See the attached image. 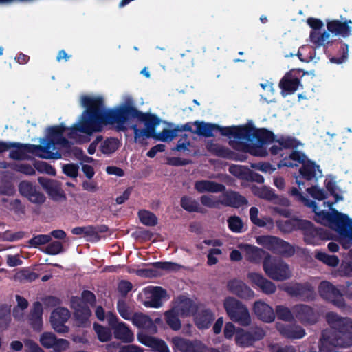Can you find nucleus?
Instances as JSON below:
<instances>
[{
	"label": "nucleus",
	"instance_id": "obj_1",
	"mask_svg": "<svg viewBox=\"0 0 352 352\" xmlns=\"http://www.w3.org/2000/svg\"><path fill=\"white\" fill-rule=\"evenodd\" d=\"M80 104L86 110L78 122L69 129L67 134L70 139L80 144L89 142L91 135L102 131L107 124L116 125L118 130H124L129 118H137L144 122V129H139L136 126L132 127L135 141L142 143L145 138H153L155 129L161 123L157 117L138 111L131 98L113 109H106L100 97L82 96Z\"/></svg>",
	"mask_w": 352,
	"mask_h": 352
},
{
	"label": "nucleus",
	"instance_id": "obj_2",
	"mask_svg": "<svg viewBox=\"0 0 352 352\" xmlns=\"http://www.w3.org/2000/svg\"><path fill=\"white\" fill-rule=\"evenodd\" d=\"M67 128L63 124L47 129L50 140H43L40 145L24 144L23 153L30 152L43 159L57 160L66 156L71 150L70 142L63 137Z\"/></svg>",
	"mask_w": 352,
	"mask_h": 352
},
{
	"label": "nucleus",
	"instance_id": "obj_3",
	"mask_svg": "<svg viewBox=\"0 0 352 352\" xmlns=\"http://www.w3.org/2000/svg\"><path fill=\"white\" fill-rule=\"evenodd\" d=\"M221 134L233 139V147L239 151L248 152L253 155H264V129L258 130L254 127H227L219 129Z\"/></svg>",
	"mask_w": 352,
	"mask_h": 352
},
{
	"label": "nucleus",
	"instance_id": "obj_4",
	"mask_svg": "<svg viewBox=\"0 0 352 352\" xmlns=\"http://www.w3.org/2000/svg\"><path fill=\"white\" fill-rule=\"evenodd\" d=\"M326 320L332 328L329 335L323 334L324 339L336 347L348 348L352 346V319L341 317L335 312H328Z\"/></svg>",
	"mask_w": 352,
	"mask_h": 352
},
{
	"label": "nucleus",
	"instance_id": "obj_5",
	"mask_svg": "<svg viewBox=\"0 0 352 352\" xmlns=\"http://www.w3.org/2000/svg\"><path fill=\"white\" fill-rule=\"evenodd\" d=\"M302 144L297 138L286 135H275L265 129V157L270 153L272 156L283 157L285 149H297Z\"/></svg>",
	"mask_w": 352,
	"mask_h": 352
},
{
	"label": "nucleus",
	"instance_id": "obj_6",
	"mask_svg": "<svg viewBox=\"0 0 352 352\" xmlns=\"http://www.w3.org/2000/svg\"><path fill=\"white\" fill-rule=\"evenodd\" d=\"M223 307L227 315L232 321L241 326H248L251 317L247 307L234 297H227L223 301Z\"/></svg>",
	"mask_w": 352,
	"mask_h": 352
},
{
	"label": "nucleus",
	"instance_id": "obj_7",
	"mask_svg": "<svg viewBox=\"0 0 352 352\" xmlns=\"http://www.w3.org/2000/svg\"><path fill=\"white\" fill-rule=\"evenodd\" d=\"M283 290L291 297L298 298L302 301L309 302L315 299L314 287L309 282L287 283L283 285Z\"/></svg>",
	"mask_w": 352,
	"mask_h": 352
},
{
	"label": "nucleus",
	"instance_id": "obj_8",
	"mask_svg": "<svg viewBox=\"0 0 352 352\" xmlns=\"http://www.w3.org/2000/svg\"><path fill=\"white\" fill-rule=\"evenodd\" d=\"M270 254L265 252V274L276 280H284L291 276L289 265L282 259H274L269 263Z\"/></svg>",
	"mask_w": 352,
	"mask_h": 352
},
{
	"label": "nucleus",
	"instance_id": "obj_9",
	"mask_svg": "<svg viewBox=\"0 0 352 352\" xmlns=\"http://www.w3.org/2000/svg\"><path fill=\"white\" fill-rule=\"evenodd\" d=\"M318 292L321 298L331 302L339 308L346 306L345 300L341 292L331 283L322 280L318 286Z\"/></svg>",
	"mask_w": 352,
	"mask_h": 352
},
{
	"label": "nucleus",
	"instance_id": "obj_10",
	"mask_svg": "<svg viewBox=\"0 0 352 352\" xmlns=\"http://www.w3.org/2000/svg\"><path fill=\"white\" fill-rule=\"evenodd\" d=\"M265 249L273 253L290 257L294 255L295 250L288 242L277 236L265 235Z\"/></svg>",
	"mask_w": 352,
	"mask_h": 352
},
{
	"label": "nucleus",
	"instance_id": "obj_11",
	"mask_svg": "<svg viewBox=\"0 0 352 352\" xmlns=\"http://www.w3.org/2000/svg\"><path fill=\"white\" fill-rule=\"evenodd\" d=\"M144 297L143 305L146 307L159 308L162 305V300L166 296V292L160 287H148L142 294Z\"/></svg>",
	"mask_w": 352,
	"mask_h": 352
},
{
	"label": "nucleus",
	"instance_id": "obj_12",
	"mask_svg": "<svg viewBox=\"0 0 352 352\" xmlns=\"http://www.w3.org/2000/svg\"><path fill=\"white\" fill-rule=\"evenodd\" d=\"M293 311L298 321L305 325L314 324L320 318L318 312L307 305H296L293 307Z\"/></svg>",
	"mask_w": 352,
	"mask_h": 352
},
{
	"label": "nucleus",
	"instance_id": "obj_13",
	"mask_svg": "<svg viewBox=\"0 0 352 352\" xmlns=\"http://www.w3.org/2000/svg\"><path fill=\"white\" fill-rule=\"evenodd\" d=\"M307 24L312 28L310 32V40L317 47L324 46L325 43H329V38L330 34L329 32H320V30L323 26L322 21L319 19L310 17L307 20Z\"/></svg>",
	"mask_w": 352,
	"mask_h": 352
},
{
	"label": "nucleus",
	"instance_id": "obj_14",
	"mask_svg": "<svg viewBox=\"0 0 352 352\" xmlns=\"http://www.w3.org/2000/svg\"><path fill=\"white\" fill-rule=\"evenodd\" d=\"M19 192L31 203L36 205H41L46 200L45 195L38 190L36 186L28 181H23L19 183Z\"/></svg>",
	"mask_w": 352,
	"mask_h": 352
},
{
	"label": "nucleus",
	"instance_id": "obj_15",
	"mask_svg": "<svg viewBox=\"0 0 352 352\" xmlns=\"http://www.w3.org/2000/svg\"><path fill=\"white\" fill-rule=\"evenodd\" d=\"M175 347L182 352H206L208 346L199 340L175 337L172 339Z\"/></svg>",
	"mask_w": 352,
	"mask_h": 352
},
{
	"label": "nucleus",
	"instance_id": "obj_16",
	"mask_svg": "<svg viewBox=\"0 0 352 352\" xmlns=\"http://www.w3.org/2000/svg\"><path fill=\"white\" fill-rule=\"evenodd\" d=\"M70 317V313L66 308L58 307L51 314V324L53 329L58 333H67L69 328L64 324Z\"/></svg>",
	"mask_w": 352,
	"mask_h": 352
},
{
	"label": "nucleus",
	"instance_id": "obj_17",
	"mask_svg": "<svg viewBox=\"0 0 352 352\" xmlns=\"http://www.w3.org/2000/svg\"><path fill=\"white\" fill-rule=\"evenodd\" d=\"M71 304L74 309V316L78 324L85 326L91 314L89 308L83 304L80 298L77 297L72 298Z\"/></svg>",
	"mask_w": 352,
	"mask_h": 352
},
{
	"label": "nucleus",
	"instance_id": "obj_18",
	"mask_svg": "<svg viewBox=\"0 0 352 352\" xmlns=\"http://www.w3.org/2000/svg\"><path fill=\"white\" fill-rule=\"evenodd\" d=\"M276 327L280 334L285 338L292 340L301 339L306 334L305 330L298 324H287L278 322Z\"/></svg>",
	"mask_w": 352,
	"mask_h": 352
},
{
	"label": "nucleus",
	"instance_id": "obj_19",
	"mask_svg": "<svg viewBox=\"0 0 352 352\" xmlns=\"http://www.w3.org/2000/svg\"><path fill=\"white\" fill-rule=\"evenodd\" d=\"M336 214L330 226V228L343 237L352 226V219L346 214L336 211Z\"/></svg>",
	"mask_w": 352,
	"mask_h": 352
},
{
	"label": "nucleus",
	"instance_id": "obj_20",
	"mask_svg": "<svg viewBox=\"0 0 352 352\" xmlns=\"http://www.w3.org/2000/svg\"><path fill=\"white\" fill-rule=\"evenodd\" d=\"M307 160V155L303 152L294 149L289 155L280 160L276 164V166L279 169L285 166L289 168L298 167L299 164L302 165Z\"/></svg>",
	"mask_w": 352,
	"mask_h": 352
},
{
	"label": "nucleus",
	"instance_id": "obj_21",
	"mask_svg": "<svg viewBox=\"0 0 352 352\" xmlns=\"http://www.w3.org/2000/svg\"><path fill=\"white\" fill-rule=\"evenodd\" d=\"M227 287L232 294L243 299L254 298V292L242 280L233 279L228 282Z\"/></svg>",
	"mask_w": 352,
	"mask_h": 352
},
{
	"label": "nucleus",
	"instance_id": "obj_22",
	"mask_svg": "<svg viewBox=\"0 0 352 352\" xmlns=\"http://www.w3.org/2000/svg\"><path fill=\"white\" fill-rule=\"evenodd\" d=\"M38 181L52 199L58 200L64 197V192L58 181L45 177H39Z\"/></svg>",
	"mask_w": 352,
	"mask_h": 352
},
{
	"label": "nucleus",
	"instance_id": "obj_23",
	"mask_svg": "<svg viewBox=\"0 0 352 352\" xmlns=\"http://www.w3.org/2000/svg\"><path fill=\"white\" fill-rule=\"evenodd\" d=\"M261 338V331L259 332L247 331L241 328H239L236 332L235 341L239 346L248 347L251 346L256 340H260Z\"/></svg>",
	"mask_w": 352,
	"mask_h": 352
},
{
	"label": "nucleus",
	"instance_id": "obj_24",
	"mask_svg": "<svg viewBox=\"0 0 352 352\" xmlns=\"http://www.w3.org/2000/svg\"><path fill=\"white\" fill-rule=\"evenodd\" d=\"M299 173L301 177L307 181L317 180L318 177H322L320 166L309 159L303 163L299 169Z\"/></svg>",
	"mask_w": 352,
	"mask_h": 352
},
{
	"label": "nucleus",
	"instance_id": "obj_25",
	"mask_svg": "<svg viewBox=\"0 0 352 352\" xmlns=\"http://www.w3.org/2000/svg\"><path fill=\"white\" fill-rule=\"evenodd\" d=\"M300 230L302 231L306 244L313 245L318 244L319 240L318 228L314 227L311 221L304 220Z\"/></svg>",
	"mask_w": 352,
	"mask_h": 352
},
{
	"label": "nucleus",
	"instance_id": "obj_26",
	"mask_svg": "<svg viewBox=\"0 0 352 352\" xmlns=\"http://www.w3.org/2000/svg\"><path fill=\"white\" fill-rule=\"evenodd\" d=\"M138 339L142 344L152 348L155 351L159 352L169 351L168 346L162 340L142 333L138 335Z\"/></svg>",
	"mask_w": 352,
	"mask_h": 352
},
{
	"label": "nucleus",
	"instance_id": "obj_27",
	"mask_svg": "<svg viewBox=\"0 0 352 352\" xmlns=\"http://www.w3.org/2000/svg\"><path fill=\"white\" fill-rule=\"evenodd\" d=\"M131 322L139 329H146L151 333L157 332V327L154 324L152 319L148 316L143 313H135Z\"/></svg>",
	"mask_w": 352,
	"mask_h": 352
},
{
	"label": "nucleus",
	"instance_id": "obj_28",
	"mask_svg": "<svg viewBox=\"0 0 352 352\" xmlns=\"http://www.w3.org/2000/svg\"><path fill=\"white\" fill-rule=\"evenodd\" d=\"M327 28L329 32L334 35H340L344 38L349 36L352 32L351 26H346V23L338 19L327 21Z\"/></svg>",
	"mask_w": 352,
	"mask_h": 352
},
{
	"label": "nucleus",
	"instance_id": "obj_29",
	"mask_svg": "<svg viewBox=\"0 0 352 352\" xmlns=\"http://www.w3.org/2000/svg\"><path fill=\"white\" fill-rule=\"evenodd\" d=\"M300 83V72L295 69L287 72L279 82V88H298Z\"/></svg>",
	"mask_w": 352,
	"mask_h": 352
},
{
	"label": "nucleus",
	"instance_id": "obj_30",
	"mask_svg": "<svg viewBox=\"0 0 352 352\" xmlns=\"http://www.w3.org/2000/svg\"><path fill=\"white\" fill-rule=\"evenodd\" d=\"M195 188L201 193L205 192L217 193L223 192L226 187L223 184L212 181L200 180L195 182Z\"/></svg>",
	"mask_w": 352,
	"mask_h": 352
},
{
	"label": "nucleus",
	"instance_id": "obj_31",
	"mask_svg": "<svg viewBox=\"0 0 352 352\" xmlns=\"http://www.w3.org/2000/svg\"><path fill=\"white\" fill-rule=\"evenodd\" d=\"M239 248L243 250L246 260L253 263L261 262L263 255V251L261 248L249 244H240Z\"/></svg>",
	"mask_w": 352,
	"mask_h": 352
},
{
	"label": "nucleus",
	"instance_id": "obj_32",
	"mask_svg": "<svg viewBox=\"0 0 352 352\" xmlns=\"http://www.w3.org/2000/svg\"><path fill=\"white\" fill-rule=\"evenodd\" d=\"M221 205L238 208L245 204L246 199L235 192H228L221 196Z\"/></svg>",
	"mask_w": 352,
	"mask_h": 352
},
{
	"label": "nucleus",
	"instance_id": "obj_33",
	"mask_svg": "<svg viewBox=\"0 0 352 352\" xmlns=\"http://www.w3.org/2000/svg\"><path fill=\"white\" fill-rule=\"evenodd\" d=\"M214 320L213 312L208 309H203L197 313L195 324L199 329H208Z\"/></svg>",
	"mask_w": 352,
	"mask_h": 352
},
{
	"label": "nucleus",
	"instance_id": "obj_34",
	"mask_svg": "<svg viewBox=\"0 0 352 352\" xmlns=\"http://www.w3.org/2000/svg\"><path fill=\"white\" fill-rule=\"evenodd\" d=\"M113 329L115 338L121 340L124 342H131L134 339L133 332L124 322H121L116 326H113Z\"/></svg>",
	"mask_w": 352,
	"mask_h": 352
},
{
	"label": "nucleus",
	"instance_id": "obj_35",
	"mask_svg": "<svg viewBox=\"0 0 352 352\" xmlns=\"http://www.w3.org/2000/svg\"><path fill=\"white\" fill-rule=\"evenodd\" d=\"M42 314L43 307L41 303L39 302H34L29 318L31 324L34 329L37 330L41 329L43 324Z\"/></svg>",
	"mask_w": 352,
	"mask_h": 352
},
{
	"label": "nucleus",
	"instance_id": "obj_36",
	"mask_svg": "<svg viewBox=\"0 0 352 352\" xmlns=\"http://www.w3.org/2000/svg\"><path fill=\"white\" fill-rule=\"evenodd\" d=\"M193 303L192 300L185 296H180L177 299L174 310L177 315L188 316L192 311Z\"/></svg>",
	"mask_w": 352,
	"mask_h": 352
},
{
	"label": "nucleus",
	"instance_id": "obj_37",
	"mask_svg": "<svg viewBox=\"0 0 352 352\" xmlns=\"http://www.w3.org/2000/svg\"><path fill=\"white\" fill-rule=\"evenodd\" d=\"M304 220L291 219L285 221H277L278 228L285 233H289L294 230H300Z\"/></svg>",
	"mask_w": 352,
	"mask_h": 352
},
{
	"label": "nucleus",
	"instance_id": "obj_38",
	"mask_svg": "<svg viewBox=\"0 0 352 352\" xmlns=\"http://www.w3.org/2000/svg\"><path fill=\"white\" fill-rule=\"evenodd\" d=\"M336 211L338 210L336 209H332V211L331 212L319 210V208H318V210L314 212L315 214L314 220L317 223L330 227L336 214Z\"/></svg>",
	"mask_w": 352,
	"mask_h": 352
},
{
	"label": "nucleus",
	"instance_id": "obj_39",
	"mask_svg": "<svg viewBox=\"0 0 352 352\" xmlns=\"http://www.w3.org/2000/svg\"><path fill=\"white\" fill-rule=\"evenodd\" d=\"M206 148L214 155L228 159H232L233 153L228 148L221 146L218 144L214 143L212 141H210L206 144Z\"/></svg>",
	"mask_w": 352,
	"mask_h": 352
},
{
	"label": "nucleus",
	"instance_id": "obj_40",
	"mask_svg": "<svg viewBox=\"0 0 352 352\" xmlns=\"http://www.w3.org/2000/svg\"><path fill=\"white\" fill-rule=\"evenodd\" d=\"M23 146H24V145L17 144V143H12V144L9 143L8 144V143H6V142H0V153L4 152L12 147H14V148H16L17 150L12 151L10 153V156L13 159L21 160V159H23L24 157Z\"/></svg>",
	"mask_w": 352,
	"mask_h": 352
},
{
	"label": "nucleus",
	"instance_id": "obj_41",
	"mask_svg": "<svg viewBox=\"0 0 352 352\" xmlns=\"http://www.w3.org/2000/svg\"><path fill=\"white\" fill-rule=\"evenodd\" d=\"M194 125L196 126L195 133L205 137L213 136L214 130L219 128L216 125L199 121L195 122Z\"/></svg>",
	"mask_w": 352,
	"mask_h": 352
},
{
	"label": "nucleus",
	"instance_id": "obj_42",
	"mask_svg": "<svg viewBox=\"0 0 352 352\" xmlns=\"http://www.w3.org/2000/svg\"><path fill=\"white\" fill-rule=\"evenodd\" d=\"M324 186L330 195L334 197L335 202H338L343 199V197L336 192L338 186L334 177L331 175L327 176L324 181Z\"/></svg>",
	"mask_w": 352,
	"mask_h": 352
},
{
	"label": "nucleus",
	"instance_id": "obj_43",
	"mask_svg": "<svg viewBox=\"0 0 352 352\" xmlns=\"http://www.w3.org/2000/svg\"><path fill=\"white\" fill-rule=\"evenodd\" d=\"M315 258L330 267H336L339 263V258L336 255H329L326 252L316 251Z\"/></svg>",
	"mask_w": 352,
	"mask_h": 352
},
{
	"label": "nucleus",
	"instance_id": "obj_44",
	"mask_svg": "<svg viewBox=\"0 0 352 352\" xmlns=\"http://www.w3.org/2000/svg\"><path fill=\"white\" fill-rule=\"evenodd\" d=\"M72 233L75 235H83L99 239L98 231L96 227L89 226L85 227H76L72 230Z\"/></svg>",
	"mask_w": 352,
	"mask_h": 352
},
{
	"label": "nucleus",
	"instance_id": "obj_45",
	"mask_svg": "<svg viewBox=\"0 0 352 352\" xmlns=\"http://www.w3.org/2000/svg\"><path fill=\"white\" fill-rule=\"evenodd\" d=\"M265 200L272 201L274 204H278L282 206H288L289 201L283 197L278 196L274 193L272 188L265 186Z\"/></svg>",
	"mask_w": 352,
	"mask_h": 352
},
{
	"label": "nucleus",
	"instance_id": "obj_46",
	"mask_svg": "<svg viewBox=\"0 0 352 352\" xmlns=\"http://www.w3.org/2000/svg\"><path fill=\"white\" fill-rule=\"evenodd\" d=\"M181 206L188 212H202L198 201L189 197H183L181 199Z\"/></svg>",
	"mask_w": 352,
	"mask_h": 352
},
{
	"label": "nucleus",
	"instance_id": "obj_47",
	"mask_svg": "<svg viewBox=\"0 0 352 352\" xmlns=\"http://www.w3.org/2000/svg\"><path fill=\"white\" fill-rule=\"evenodd\" d=\"M138 217L142 223L147 226H154L157 223L156 216L148 210L139 211Z\"/></svg>",
	"mask_w": 352,
	"mask_h": 352
},
{
	"label": "nucleus",
	"instance_id": "obj_48",
	"mask_svg": "<svg viewBox=\"0 0 352 352\" xmlns=\"http://www.w3.org/2000/svg\"><path fill=\"white\" fill-rule=\"evenodd\" d=\"M94 329L100 342H106L111 340L112 333L109 328L103 327L99 324H94Z\"/></svg>",
	"mask_w": 352,
	"mask_h": 352
},
{
	"label": "nucleus",
	"instance_id": "obj_49",
	"mask_svg": "<svg viewBox=\"0 0 352 352\" xmlns=\"http://www.w3.org/2000/svg\"><path fill=\"white\" fill-rule=\"evenodd\" d=\"M117 309L120 315L124 319L131 321L135 313L124 300H118L117 303Z\"/></svg>",
	"mask_w": 352,
	"mask_h": 352
},
{
	"label": "nucleus",
	"instance_id": "obj_50",
	"mask_svg": "<svg viewBox=\"0 0 352 352\" xmlns=\"http://www.w3.org/2000/svg\"><path fill=\"white\" fill-rule=\"evenodd\" d=\"M119 147V141L116 138H108L100 146L101 151L104 154H111Z\"/></svg>",
	"mask_w": 352,
	"mask_h": 352
},
{
	"label": "nucleus",
	"instance_id": "obj_51",
	"mask_svg": "<svg viewBox=\"0 0 352 352\" xmlns=\"http://www.w3.org/2000/svg\"><path fill=\"white\" fill-rule=\"evenodd\" d=\"M340 45L339 52L341 54L339 56H333L330 58L331 63L341 64L344 63L348 58L349 46L347 44L342 43V41L338 42Z\"/></svg>",
	"mask_w": 352,
	"mask_h": 352
},
{
	"label": "nucleus",
	"instance_id": "obj_52",
	"mask_svg": "<svg viewBox=\"0 0 352 352\" xmlns=\"http://www.w3.org/2000/svg\"><path fill=\"white\" fill-rule=\"evenodd\" d=\"M276 314L279 320L290 322L294 320V315L291 310L285 306L278 305L276 307Z\"/></svg>",
	"mask_w": 352,
	"mask_h": 352
},
{
	"label": "nucleus",
	"instance_id": "obj_53",
	"mask_svg": "<svg viewBox=\"0 0 352 352\" xmlns=\"http://www.w3.org/2000/svg\"><path fill=\"white\" fill-rule=\"evenodd\" d=\"M64 251L63 245L58 241H54L49 243L48 245L43 250V252L50 255H56Z\"/></svg>",
	"mask_w": 352,
	"mask_h": 352
},
{
	"label": "nucleus",
	"instance_id": "obj_54",
	"mask_svg": "<svg viewBox=\"0 0 352 352\" xmlns=\"http://www.w3.org/2000/svg\"><path fill=\"white\" fill-rule=\"evenodd\" d=\"M52 240L51 235L38 234L29 240L28 243L34 248H38L40 245L49 243Z\"/></svg>",
	"mask_w": 352,
	"mask_h": 352
},
{
	"label": "nucleus",
	"instance_id": "obj_55",
	"mask_svg": "<svg viewBox=\"0 0 352 352\" xmlns=\"http://www.w3.org/2000/svg\"><path fill=\"white\" fill-rule=\"evenodd\" d=\"M56 336L52 332H44L41 336L39 341L43 346L46 349H51L54 346Z\"/></svg>",
	"mask_w": 352,
	"mask_h": 352
},
{
	"label": "nucleus",
	"instance_id": "obj_56",
	"mask_svg": "<svg viewBox=\"0 0 352 352\" xmlns=\"http://www.w3.org/2000/svg\"><path fill=\"white\" fill-rule=\"evenodd\" d=\"M176 136L177 131L164 129L160 133H156L155 132L153 138L162 142H170Z\"/></svg>",
	"mask_w": 352,
	"mask_h": 352
},
{
	"label": "nucleus",
	"instance_id": "obj_57",
	"mask_svg": "<svg viewBox=\"0 0 352 352\" xmlns=\"http://www.w3.org/2000/svg\"><path fill=\"white\" fill-rule=\"evenodd\" d=\"M201 203L210 208H218L221 205V197L217 199L213 196L203 195L200 198Z\"/></svg>",
	"mask_w": 352,
	"mask_h": 352
},
{
	"label": "nucleus",
	"instance_id": "obj_58",
	"mask_svg": "<svg viewBox=\"0 0 352 352\" xmlns=\"http://www.w3.org/2000/svg\"><path fill=\"white\" fill-rule=\"evenodd\" d=\"M307 192L315 199L322 201L327 198L326 191L317 186H312L307 189Z\"/></svg>",
	"mask_w": 352,
	"mask_h": 352
},
{
	"label": "nucleus",
	"instance_id": "obj_59",
	"mask_svg": "<svg viewBox=\"0 0 352 352\" xmlns=\"http://www.w3.org/2000/svg\"><path fill=\"white\" fill-rule=\"evenodd\" d=\"M166 322L174 330H178L181 327V322L177 318V314L174 309L166 312Z\"/></svg>",
	"mask_w": 352,
	"mask_h": 352
},
{
	"label": "nucleus",
	"instance_id": "obj_60",
	"mask_svg": "<svg viewBox=\"0 0 352 352\" xmlns=\"http://www.w3.org/2000/svg\"><path fill=\"white\" fill-rule=\"evenodd\" d=\"M38 277V274L33 272L23 270L15 275V278L21 282H32Z\"/></svg>",
	"mask_w": 352,
	"mask_h": 352
},
{
	"label": "nucleus",
	"instance_id": "obj_61",
	"mask_svg": "<svg viewBox=\"0 0 352 352\" xmlns=\"http://www.w3.org/2000/svg\"><path fill=\"white\" fill-rule=\"evenodd\" d=\"M229 228L234 232H243V223L239 217H231L228 219Z\"/></svg>",
	"mask_w": 352,
	"mask_h": 352
},
{
	"label": "nucleus",
	"instance_id": "obj_62",
	"mask_svg": "<svg viewBox=\"0 0 352 352\" xmlns=\"http://www.w3.org/2000/svg\"><path fill=\"white\" fill-rule=\"evenodd\" d=\"M248 278L252 284L259 287L262 292H264V278L261 274L250 272L248 274Z\"/></svg>",
	"mask_w": 352,
	"mask_h": 352
},
{
	"label": "nucleus",
	"instance_id": "obj_63",
	"mask_svg": "<svg viewBox=\"0 0 352 352\" xmlns=\"http://www.w3.org/2000/svg\"><path fill=\"white\" fill-rule=\"evenodd\" d=\"M1 201L4 203V206L10 210H13L16 212H20L23 209L21 201L18 199L9 201L6 198H3Z\"/></svg>",
	"mask_w": 352,
	"mask_h": 352
},
{
	"label": "nucleus",
	"instance_id": "obj_64",
	"mask_svg": "<svg viewBox=\"0 0 352 352\" xmlns=\"http://www.w3.org/2000/svg\"><path fill=\"white\" fill-rule=\"evenodd\" d=\"M78 166L75 164H64L62 170L64 174L72 178H76L78 174Z\"/></svg>",
	"mask_w": 352,
	"mask_h": 352
}]
</instances>
